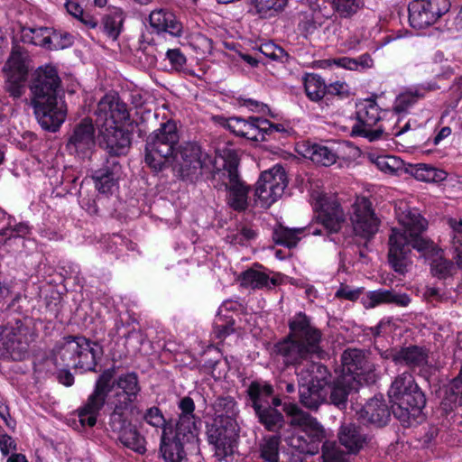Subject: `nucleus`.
Masks as SVG:
<instances>
[{
	"label": "nucleus",
	"mask_w": 462,
	"mask_h": 462,
	"mask_svg": "<svg viewBox=\"0 0 462 462\" xmlns=\"http://www.w3.org/2000/svg\"><path fill=\"white\" fill-rule=\"evenodd\" d=\"M239 281L242 286L254 290H271L279 284V280L275 276L269 277L264 272L253 268L243 272Z\"/></svg>",
	"instance_id": "nucleus-35"
},
{
	"label": "nucleus",
	"mask_w": 462,
	"mask_h": 462,
	"mask_svg": "<svg viewBox=\"0 0 462 462\" xmlns=\"http://www.w3.org/2000/svg\"><path fill=\"white\" fill-rule=\"evenodd\" d=\"M234 320L229 319L222 322L220 316L215 320L214 330L218 338H224L234 332Z\"/></svg>",
	"instance_id": "nucleus-56"
},
{
	"label": "nucleus",
	"mask_w": 462,
	"mask_h": 462,
	"mask_svg": "<svg viewBox=\"0 0 462 462\" xmlns=\"http://www.w3.org/2000/svg\"><path fill=\"white\" fill-rule=\"evenodd\" d=\"M0 450L4 456H7L11 452L16 451L17 446H16L14 439L7 434H1L0 435Z\"/></svg>",
	"instance_id": "nucleus-61"
},
{
	"label": "nucleus",
	"mask_w": 462,
	"mask_h": 462,
	"mask_svg": "<svg viewBox=\"0 0 462 462\" xmlns=\"http://www.w3.org/2000/svg\"><path fill=\"white\" fill-rule=\"evenodd\" d=\"M306 95L312 101H319L326 95L327 85L317 74H309L304 79Z\"/></svg>",
	"instance_id": "nucleus-43"
},
{
	"label": "nucleus",
	"mask_w": 462,
	"mask_h": 462,
	"mask_svg": "<svg viewBox=\"0 0 462 462\" xmlns=\"http://www.w3.org/2000/svg\"><path fill=\"white\" fill-rule=\"evenodd\" d=\"M51 28L40 27L30 29V34L25 33L24 37L29 38V42L34 45L49 49V40L51 36Z\"/></svg>",
	"instance_id": "nucleus-53"
},
{
	"label": "nucleus",
	"mask_w": 462,
	"mask_h": 462,
	"mask_svg": "<svg viewBox=\"0 0 462 462\" xmlns=\"http://www.w3.org/2000/svg\"><path fill=\"white\" fill-rule=\"evenodd\" d=\"M95 143V127L90 119L85 118L74 127L67 149L70 153L85 158L91 152Z\"/></svg>",
	"instance_id": "nucleus-21"
},
{
	"label": "nucleus",
	"mask_w": 462,
	"mask_h": 462,
	"mask_svg": "<svg viewBox=\"0 0 462 462\" xmlns=\"http://www.w3.org/2000/svg\"><path fill=\"white\" fill-rule=\"evenodd\" d=\"M273 386L261 380L253 381L246 389V394L254 410L271 405L269 399L273 397Z\"/></svg>",
	"instance_id": "nucleus-36"
},
{
	"label": "nucleus",
	"mask_w": 462,
	"mask_h": 462,
	"mask_svg": "<svg viewBox=\"0 0 462 462\" xmlns=\"http://www.w3.org/2000/svg\"><path fill=\"white\" fill-rule=\"evenodd\" d=\"M260 51L272 60H279L283 55V50L277 45L269 42L260 46Z\"/></svg>",
	"instance_id": "nucleus-60"
},
{
	"label": "nucleus",
	"mask_w": 462,
	"mask_h": 462,
	"mask_svg": "<svg viewBox=\"0 0 462 462\" xmlns=\"http://www.w3.org/2000/svg\"><path fill=\"white\" fill-rule=\"evenodd\" d=\"M342 374H353L359 381L374 377L375 365L369 360L365 352L357 348H348L341 355Z\"/></svg>",
	"instance_id": "nucleus-20"
},
{
	"label": "nucleus",
	"mask_w": 462,
	"mask_h": 462,
	"mask_svg": "<svg viewBox=\"0 0 462 462\" xmlns=\"http://www.w3.org/2000/svg\"><path fill=\"white\" fill-rule=\"evenodd\" d=\"M256 233L251 227L242 226L235 232L226 236V240L234 245H245L247 242L254 239Z\"/></svg>",
	"instance_id": "nucleus-49"
},
{
	"label": "nucleus",
	"mask_w": 462,
	"mask_h": 462,
	"mask_svg": "<svg viewBox=\"0 0 462 462\" xmlns=\"http://www.w3.org/2000/svg\"><path fill=\"white\" fill-rule=\"evenodd\" d=\"M124 20L125 15L121 8H109L107 14H106L102 18L104 32L109 38L116 40L122 31Z\"/></svg>",
	"instance_id": "nucleus-39"
},
{
	"label": "nucleus",
	"mask_w": 462,
	"mask_h": 462,
	"mask_svg": "<svg viewBox=\"0 0 462 462\" xmlns=\"http://www.w3.org/2000/svg\"><path fill=\"white\" fill-rule=\"evenodd\" d=\"M350 220L356 236L370 239L378 231L380 220L375 216L370 200L357 198L352 206Z\"/></svg>",
	"instance_id": "nucleus-17"
},
{
	"label": "nucleus",
	"mask_w": 462,
	"mask_h": 462,
	"mask_svg": "<svg viewBox=\"0 0 462 462\" xmlns=\"http://www.w3.org/2000/svg\"><path fill=\"white\" fill-rule=\"evenodd\" d=\"M388 396L393 416L403 425H410L426 405V397L411 372L398 374L393 381Z\"/></svg>",
	"instance_id": "nucleus-6"
},
{
	"label": "nucleus",
	"mask_w": 462,
	"mask_h": 462,
	"mask_svg": "<svg viewBox=\"0 0 462 462\" xmlns=\"http://www.w3.org/2000/svg\"><path fill=\"white\" fill-rule=\"evenodd\" d=\"M290 332L287 337L275 344L274 351L282 357L285 365L298 366L308 363V381L327 389L331 374L328 368L314 359H322L326 352L321 346L322 333L314 327L310 319L303 312L297 313L289 322Z\"/></svg>",
	"instance_id": "nucleus-1"
},
{
	"label": "nucleus",
	"mask_w": 462,
	"mask_h": 462,
	"mask_svg": "<svg viewBox=\"0 0 462 462\" xmlns=\"http://www.w3.org/2000/svg\"><path fill=\"white\" fill-rule=\"evenodd\" d=\"M212 159L198 143L188 142L179 145L170 163L182 180L196 182L209 172Z\"/></svg>",
	"instance_id": "nucleus-9"
},
{
	"label": "nucleus",
	"mask_w": 462,
	"mask_h": 462,
	"mask_svg": "<svg viewBox=\"0 0 462 462\" xmlns=\"http://www.w3.org/2000/svg\"><path fill=\"white\" fill-rule=\"evenodd\" d=\"M254 413L259 422L269 431L278 432L284 425V418L282 412L272 408L271 405L254 409Z\"/></svg>",
	"instance_id": "nucleus-38"
},
{
	"label": "nucleus",
	"mask_w": 462,
	"mask_h": 462,
	"mask_svg": "<svg viewBox=\"0 0 462 462\" xmlns=\"http://www.w3.org/2000/svg\"><path fill=\"white\" fill-rule=\"evenodd\" d=\"M65 7L67 9V12L77 19H79V17H81L84 12L82 7L77 2L71 0H68L66 2Z\"/></svg>",
	"instance_id": "nucleus-64"
},
{
	"label": "nucleus",
	"mask_w": 462,
	"mask_h": 462,
	"mask_svg": "<svg viewBox=\"0 0 462 462\" xmlns=\"http://www.w3.org/2000/svg\"><path fill=\"white\" fill-rule=\"evenodd\" d=\"M219 159L221 163L217 158L212 159V168L209 172H205L203 178L210 180L216 189L226 191L241 180L237 169L239 159L232 150L223 151Z\"/></svg>",
	"instance_id": "nucleus-14"
},
{
	"label": "nucleus",
	"mask_w": 462,
	"mask_h": 462,
	"mask_svg": "<svg viewBox=\"0 0 462 462\" xmlns=\"http://www.w3.org/2000/svg\"><path fill=\"white\" fill-rule=\"evenodd\" d=\"M285 412L292 417L291 424L302 428V434L292 438V443L302 453L315 455L319 450L320 443L323 444L325 430L319 422L308 412L301 411L296 404H289L284 407Z\"/></svg>",
	"instance_id": "nucleus-10"
},
{
	"label": "nucleus",
	"mask_w": 462,
	"mask_h": 462,
	"mask_svg": "<svg viewBox=\"0 0 462 462\" xmlns=\"http://www.w3.org/2000/svg\"><path fill=\"white\" fill-rule=\"evenodd\" d=\"M149 23L156 33H169L174 37L182 34L183 25L177 16L167 9H157L151 12Z\"/></svg>",
	"instance_id": "nucleus-26"
},
{
	"label": "nucleus",
	"mask_w": 462,
	"mask_h": 462,
	"mask_svg": "<svg viewBox=\"0 0 462 462\" xmlns=\"http://www.w3.org/2000/svg\"><path fill=\"white\" fill-rule=\"evenodd\" d=\"M143 420L151 426L155 428H171L166 423V420L158 407H151L146 410Z\"/></svg>",
	"instance_id": "nucleus-54"
},
{
	"label": "nucleus",
	"mask_w": 462,
	"mask_h": 462,
	"mask_svg": "<svg viewBox=\"0 0 462 462\" xmlns=\"http://www.w3.org/2000/svg\"><path fill=\"white\" fill-rule=\"evenodd\" d=\"M357 124L352 127V135H359L367 138L370 142L382 137L384 129L379 126L373 127L381 119L380 108L374 100L365 99L357 106Z\"/></svg>",
	"instance_id": "nucleus-16"
},
{
	"label": "nucleus",
	"mask_w": 462,
	"mask_h": 462,
	"mask_svg": "<svg viewBox=\"0 0 462 462\" xmlns=\"http://www.w3.org/2000/svg\"><path fill=\"white\" fill-rule=\"evenodd\" d=\"M359 385V380L353 374L339 375L327 387L331 402L337 406L345 405L348 394L352 391H357Z\"/></svg>",
	"instance_id": "nucleus-31"
},
{
	"label": "nucleus",
	"mask_w": 462,
	"mask_h": 462,
	"mask_svg": "<svg viewBox=\"0 0 462 462\" xmlns=\"http://www.w3.org/2000/svg\"><path fill=\"white\" fill-rule=\"evenodd\" d=\"M332 62L340 68L347 69L350 70H356V61L353 58L341 57L334 59Z\"/></svg>",
	"instance_id": "nucleus-63"
},
{
	"label": "nucleus",
	"mask_w": 462,
	"mask_h": 462,
	"mask_svg": "<svg viewBox=\"0 0 462 462\" xmlns=\"http://www.w3.org/2000/svg\"><path fill=\"white\" fill-rule=\"evenodd\" d=\"M317 219L329 233L338 232L345 222V213L336 199L325 194L315 198Z\"/></svg>",
	"instance_id": "nucleus-19"
},
{
	"label": "nucleus",
	"mask_w": 462,
	"mask_h": 462,
	"mask_svg": "<svg viewBox=\"0 0 462 462\" xmlns=\"http://www.w3.org/2000/svg\"><path fill=\"white\" fill-rule=\"evenodd\" d=\"M389 296H391L390 290H377L369 291V307L373 308L382 303H388L390 299Z\"/></svg>",
	"instance_id": "nucleus-58"
},
{
	"label": "nucleus",
	"mask_w": 462,
	"mask_h": 462,
	"mask_svg": "<svg viewBox=\"0 0 462 462\" xmlns=\"http://www.w3.org/2000/svg\"><path fill=\"white\" fill-rule=\"evenodd\" d=\"M58 365L96 371L97 358L102 355L101 346L82 336H68L60 340L53 350Z\"/></svg>",
	"instance_id": "nucleus-7"
},
{
	"label": "nucleus",
	"mask_w": 462,
	"mask_h": 462,
	"mask_svg": "<svg viewBox=\"0 0 462 462\" xmlns=\"http://www.w3.org/2000/svg\"><path fill=\"white\" fill-rule=\"evenodd\" d=\"M258 14H267L269 12H279L283 10L288 0H251Z\"/></svg>",
	"instance_id": "nucleus-50"
},
{
	"label": "nucleus",
	"mask_w": 462,
	"mask_h": 462,
	"mask_svg": "<svg viewBox=\"0 0 462 462\" xmlns=\"http://www.w3.org/2000/svg\"><path fill=\"white\" fill-rule=\"evenodd\" d=\"M281 437L270 436L263 439L261 445V456L267 462H279V447Z\"/></svg>",
	"instance_id": "nucleus-46"
},
{
	"label": "nucleus",
	"mask_w": 462,
	"mask_h": 462,
	"mask_svg": "<svg viewBox=\"0 0 462 462\" xmlns=\"http://www.w3.org/2000/svg\"><path fill=\"white\" fill-rule=\"evenodd\" d=\"M261 127L264 128L261 130V136L267 141L275 133H281L284 131V127L280 124H273L269 120L260 117Z\"/></svg>",
	"instance_id": "nucleus-57"
},
{
	"label": "nucleus",
	"mask_w": 462,
	"mask_h": 462,
	"mask_svg": "<svg viewBox=\"0 0 462 462\" xmlns=\"http://www.w3.org/2000/svg\"><path fill=\"white\" fill-rule=\"evenodd\" d=\"M214 414L216 416L215 421L224 424L226 423L232 430L236 429V419L238 415L237 403L231 396L217 397L212 404Z\"/></svg>",
	"instance_id": "nucleus-33"
},
{
	"label": "nucleus",
	"mask_w": 462,
	"mask_h": 462,
	"mask_svg": "<svg viewBox=\"0 0 462 462\" xmlns=\"http://www.w3.org/2000/svg\"><path fill=\"white\" fill-rule=\"evenodd\" d=\"M100 144L111 156L125 154L131 145V133L117 125L100 126Z\"/></svg>",
	"instance_id": "nucleus-24"
},
{
	"label": "nucleus",
	"mask_w": 462,
	"mask_h": 462,
	"mask_svg": "<svg viewBox=\"0 0 462 462\" xmlns=\"http://www.w3.org/2000/svg\"><path fill=\"white\" fill-rule=\"evenodd\" d=\"M217 423L215 421L214 424L208 428V440L214 447L216 455L224 457L233 451V433L236 429L232 430V428L226 423L220 425Z\"/></svg>",
	"instance_id": "nucleus-27"
},
{
	"label": "nucleus",
	"mask_w": 462,
	"mask_h": 462,
	"mask_svg": "<svg viewBox=\"0 0 462 462\" xmlns=\"http://www.w3.org/2000/svg\"><path fill=\"white\" fill-rule=\"evenodd\" d=\"M28 55L20 46H15L3 68L5 74V90L14 98L24 93V82L28 76Z\"/></svg>",
	"instance_id": "nucleus-12"
},
{
	"label": "nucleus",
	"mask_w": 462,
	"mask_h": 462,
	"mask_svg": "<svg viewBox=\"0 0 462 462\" xmlns=\"http://www.w3.org/2000/svg\"><path fill=\"white\" fill-rule=\"evenodd\" d=\"M73 43V37L69 32H61L51 31L49 40V50H61L71 46Z\"/></svg>",
	"instance_id": "nucleus-52"
},
{
	"label": "nucleus",
	"mask_w": 462,
	"mask_h": 462,
	"mask_svg": "<svg viewBox=\"0 0 462 462\" xmlns=\"http://www.w3.org/2000/svg\"><path fill=\"white\" fill-rule=\"evenodd\" d=\"M359 416L367 423L383 427L389 421L391 412L385 400L382 396H374L362 407Z\"/></svg>",
	"instance_id": "nucleus-29"
},
{
	"label": "nucleus",
	"mask_w": 462,
	"mask_h": 462,
	"mask_svg": "<svg viewBox=\"0 0 462 462\" xmlns=\"http://www.w3.org/2000/svg\"><path fill=\"white\" fill-rule=\"evenodd\" d=\"M337 439L349 455H356L374 444L373 437L366 434L360 425L353 422H345L340 426Z\"/></svg>",
	"instance_id": "nucleus-22"
},
{
	"label": "nucleus",
	"mask_w": 462,
	"mask_h": 462,
	"mask_svg": "<svg viewBox=\"0 0 462 462\" xmlns=\"http://www.w3.org/2000/svg\"><path fill=\"white\" fill-rule=\"evenodd\" d=\"M30 105L41 126L56 132L66 119L67 106L61 79L55 68L39 67L29 80Z\"/></svg>",
	"instance_id": "nucleus-4"
},
{
	"label": "nucleus",
	"mask_w": 462,
	"mask_h": 462,
	"mask_svg": "<svg viewBox=\"0 0 462 462\" xmlns=\"http://www.w3.org/2000/svg\"><path fill=\"white\" fill-rule=\"evenodd\" d=\"M399 365H403L411 370L423 368L429 363V350L425 346L410 345L399 348V355L395 356Z\"/></svg>",
	"instance_id": "nucleus-34"
},
{
	"label": "nucleus",
	"mask_w": 462,
	"mask_h": 462,
	"mask_svg": "<svg viewBox=\"0 0 462 462\" xmlns=\"http://www.w3.org/2000/svg\"><path fill=\"white\" fill-rule=\"evenodd\" d=\"M305 227L287 228L282 226L275 228L273 233V239L275 244L287 246L289 248L297 245L301 233L305 231Z\"/></svg>",
	"instance_id": "nucleus-42"
},
{
	"label": "nucleus",
	"mask_w": 462,
	"mask_h": 462,
	"mask_svg": "<svg viewBox=\"0 0 462 462\" xmlns=\"http://www.w3.org/2000/svg\"><path fill=\"white\" fill-rule=\"evenodd\" d=\"M303 147V156L310 159L316 164L328 167L337 161L336 152L326 145L307 143Z\"/></svg>",
	"instance_id": "nucleus-37"
},
{
	"label": "nucleus",
	"mask_w": 462,
	"mask_h": 462,
	"mask_svg": "<svg viewBox=\"0 0 462 462\" xmlns=\"http://www.w3.org/2000/svg\"><path fill=\"white\" fill-rule=\"evenodd\" d=\"M166 57L171 63V69L176 71L183 70L187 60L180 49H169L166 51Z\"/></svg>",
	"instance_id": "nucleus-55"
},
{
	"label": "nucleus",
	"mask_w": 462,
	"mask_h": 462,
	"mask_svg": "<svg viewBox=\"0 0 462 462\" xmlns=\"http://www.w3.org/2000/svg\"><path fill=\"white\" fill-rule=\"evenodd\" d=\"M34 339L32 329L21 320L6 328L0 335V356L23 360L28 356L29 346Z\"/></svg>",
	"instance_id": "nucleus-11"
},
{
	"label": "nucleus",
	"mask_w": 462,
	"mask_h": 462,
	"mask_svg": "<svg viewBox=\"0 0 462 462\" xmlns=\"http://www.w3.org/2000/svg\"><path fill=\"white\" fill-rule=\"evenodd\" d=\"M180 414L172 428H164L161 437V452L165 462H187V453L198 442L200 419L195 417V403L190 397L179 402Z\"/></svg>",
	"instance_id": "nucleus-5"
},
{
	"label": "nucleus",
	"mask_w": 462,
	"mask_h": 462,
	"mask_svg": "<svg viewBox=\"0 0 462 462\" xmlns=\"http://www.w3.org/2000/svg\"><path fill=\"white\" fill-rule=\"evenodd\" d=\"M453 270V263L441 256L435 258L431 263V273L439 279L452 275Z\"/></svg>",
	"instance_id": "nucleus-51"
},
{
	"label": "nucleus",
	"mask_w": 462,
	"mask_h": 462,
	"mask_svg": "<svg viewBox=\"0 0 462 462\" xmlns=\"http://www.w3.org/2000/svg\"><path fill=\"white\" fill-rule=\"evenodd\" d=\"M449 8V0H414L408 8L410 24L415 29L430 27Z\"/></svg>",
	"instance_id": "nucleus-15"
},
{
	"label": "nucleus",
	"mask_w": 462,
	"mask_h": 462,
	"mask_svg": "<svg viewBox=\"0 0 462 462\" xmlns=\"http://www.w3.org/2000/svg\"><path fill=\"white\" fill-rule=\"evenodd\" d=\"M423 295L428 301L446 302L449 299L446 292L435 287H427Z\"/></svg>",
	"instance_id": "nucleus-59"
},
{
	"label": "nucleus",
	"mask_w": 462,
	"mask_h": 462,
	"mask_svg": "<svg viewBox=\"0 0 462 462\" xmlns=\"http://www.w3.org/2000/svg\"><path fill=\"white\" fill-rule=\"evenodd\" d=\"M395 215L403 229H392L388 242V262L394 272L404 274L411 263V248L427 252L433 248V243L421 236L428 222L419 209L401 201L395 206Z\"/></svg>",
	"instance_id": "nucleus-3"
},
{
	"label": "nucleus",
	"mask_w": 462,
	"mask_h": 462,
	"mask_svg": "<svg viewBox=\"0 0 462 462\" xmlns=\"http://www.w3.org/2000/svg\"><path fill=\"white\" fill-rule=\"evenodd\" d=\"M116 371L108 368L102 372L95 382L92 393L78 409L82 426L93 427L106 403L112 409L111 415L125 414L137 400L141 392L135 373H126L114 379Z\"/></svg>",
	"instance_id": "nucleus-2"
},
{
	"label": "nucleus",
	"mask_w": 462,
	"mask_h": 462,
	"mask_svg": "<svg viewBox=\"0 0 462 462\" xmlns=\"http://www.w3.org/2000/svg\"><path fill=\"white\" fill-rule=\"evenodd\" d=\"M334 11L341 18H351L365 6V0H331Z\"/></svg>",
	"instance_id": "nucleus-45"
},
{
	"label": "nucleus",
	"mask_w": 462,
	"mask_h": 462,
	"mask_svg": "<svg viewBox=\"0 0 462 462\" xmlns=\"http://www.w3.org/2000/svg\"><path fill=\"white\" fill-rule=\"evenodd\" d=\"M321 449L323 462H348L347 453L342 451L335 441H324Z\"/></svg>",
	"instance_id": "nucleus-47"
},
{
	"label": "nucleus",
	"mask_w": 462,
	"mask_h": 462,
	"mask_svg": "<svg viewBox=\"0 0 462 462\" xmlns=\"http://www.w3.org/2000/svg\"><path fill=\"white\" fill-rule=\"evenodd\" d=\"M336 13L329 0H307V10L304 11L306 30L312 32L321 26Z\"/></svg>",
	"instance_id": "nucleus-28"
},
{
	"label": "nucleus",
	"mask_w": 462,
	"mask_h": 462,
	"mask_svg": "<svg viewBox=\"0 0 462 462\" xmlns=\"http://www.w3.org/2000/svg\"><path fill=\"white\" fill-rule=\"evenodd\" d=\"M389 298L388 303L395 304L399 307H407L411 303V298L406 293H397L391 291V296H389Z\"/></svg>",
	"instance_id": "nucleus-62"
},
{
	"label": "nucleus",
	"mask_w": 462,
	"mask_h": 462,
	"mask_svg": "<svg viewBox=\"0 0 462 462\" xmlns=\"http://www.w3.org/2000/svg\"><path fill=\"white\" fill-rule=\"evenodd\" d=\"M287 184L284 169L281 165H275L261 173L255 184L254 196L263 207L268 208L282 196Z\"/></svg>",
	"instance_id": "nucleus-13"
},
{
	"label": "nucleus",
	"mask_w": 462,
	"mask_h": 462,
	"mask_svg": "<svg viewBox=\"0 0 462 462\" xmlns=\"http://www.w3.org/2000/svg\"><path fill=\"white\" fill-rule=\"evenodd\" d=\"M410 172L416 180L425 182H440L448 177L445 171L425 163L411 166Z\"/></svg>",
	"instance_id": "nucleus-41"
},
{
	"label": "nucleus",
	"mask_w": 462,
	"mask_h": 462,
	"mask_svg": "<svg viewBox=\"0 0 462 462\" xmlns=\"http://www.w3.org/2000/svg\"><path fill=\"white\" fill-rule=\"evenodd\" d=\"M376 167L385 173H395L402 167V161L391 155H380L374 161Z\"/></svg>",
	"instance_id": "nucleus-48"
},
{
	"label": "nucleus",
	"mask_w": 462,
	"mask_h": 462,
	"mask_svg": "<svg viewBox=\"0 0 462 462\" xmlns=\"http://www.w3.org/2000/svg\"><path fill=\"white\" fill-rule=\"evenodd\" d=\"M95 116L99 126L122 124L130 116L126 104L116 93L107 94L100 99Z\"/></svg>",
	"instance_id": "nucleus-18"
},
{
	"label": "nucleus",
	"mask_w": 462,
	"mask_h": 462,
	"mask_svg": "<svg viewBox=\"0 0 462 462\" xmlns=\"http://www.w3.org/2000/svg\"><path fill=\"white\" fill-rule=\"evenodd\" d=\"M120 165L116 159L107 160L106 165L94 171L92 178L97 189L104 194L111 193L117 184Z\"/></svg>",
	"instance_id": "nucleus-30"
},
{
	"label": "nucleus",
	"mask_w": 462,
	"mask_h": 462,
	"mask_svg": "<svg viewBox=\"0 0 462 462\" xmlns=\"http://www.w3.org/2000/svg\"><path fill=\"white\" fill-rule=\"evenodd\" d=\"M250 187L246 185L242 180L233 184L226 191L227 204L236 211H243L248 206V193Z\"/></svg>",
	"instance_id": "nucleus-40"
},
{
	"label": "nucleus",
	"mask_w": 462,
	"mask_h": 462,
	"mask_svg": "<svg viewBox=\"0 0 462 462\" xmlns=\"http://www.w3.org/2000/svg\"><path fill=\"white\" fill-rule=\"evenodd\" d=\"M307 372H299V393L300 402L307 408L316 410L328 397V389L308 381Z\"/></svg>",
	"instance_id": "nucleus-25"
},
{
	"label": "nucleus",
	"mask_w": 462,
	"mask_h": 462,
	"mask_svg": "<svg viewBox=\"0 0 462 462\" xmlns=\"http://www.w3.org/2000/svg\"><path fill=\"white\" fill-rule=\"evenodd\" d=\"M109 425L118 435V439L126 448L143 454L146 451L144 438L125 418V414L110 415Z\"/></svg>",
	"instance_id": "nucleus-23"
},
{
	"label": "nucleus",
	"mask_w": 462,
	"mask_h": 462,
	"mask_svg": "<svg viewBox=\"0 0 462 462\" xmlns=\"http://www.w3.org/2000/svg\"><path fill=\"white\" fill-rule=\"evenodd\" d=\"M424 97V92L417 88L401 93L393 103V110L397 113L406 112L411 106Z\"/></svg>",
	"instance_id": "nucleus-44"
},
{
	"label": "nucleus",
	"mask_w": 462,
	"mask_h": 462,
	"mask_svg": "<svg viewBox=\"0 0 462 462\" xmlns=\"http://www.w3.org/2000/svg\"><path fill=\"white\" fill-rule=\"evenodd\" d=\"M179 134L175 123L167 121L154 130L146 139L145 162L154 171L167 167L174 154Z\"/></svg>",
	"instance_id": "nucleus-8"
},
{
	"label": "nucleus",
	"mask_w": 462,
	"mask_h": 462,
	"mask_svg": "<svg viewBox=\"0 0 462 462\" xmlns=\"http://www.w3.org/2000/svg\"><path fill=\"white\" fill-rule=\"evenodd\" d=\"M226 125L228 129L238 136L252 141L264 142V138L261 136V130L263 128L261 127L260 117L258 116H251L248 120L241 117H231L227 120Z\"/></svg>",
	"instance_id": "nucleus-32"
}]
</instances>
